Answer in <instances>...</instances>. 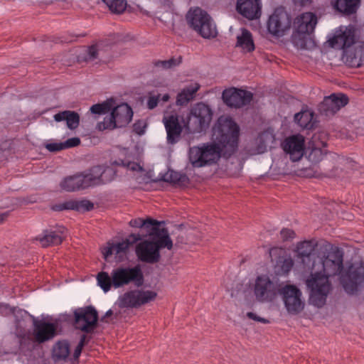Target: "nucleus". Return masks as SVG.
Listing matches in <instances>:
<instances>
[{
    "mask_svg": "<svg viewBox=\"0 0 364 364\" xmlns=\"http://www.w3.org/2000/svg\"><path fill=\"white\" fill-rule=\"evenodd\" d=\"M213 136L217 143L203 144L190 149L189 161L194 168L216 163L222 152L225 157L232 155L237 148L239 127L232 120L220 122L213 128Z\"/></svg>",
    "mask_w": 364,
    "mask_h": 364,
    "instance_id": "nucleus-1",
    "label": "nucleus"
},
{
    "mask_svg": "<svg viewBox=\"0 0 364 364\" xmlns=\"http://www.w3.org/2000/svg\"><path fill=\"white\" fill-rule=\"evenodd\" d=\"M343 252L339 248L328 252L323 258L317 257L311 267L310 277L306 280L307 288L310 290L309 303L318 308L323 307L332 289L329 277L341 272L343 268Z\"/></svg>",
    "mask_w": 364,
    "mask_h": 364,
    "instance_id": "nucleus-2",
    "label": "nucleus"
},
{
    "mask_svg": "<svg viewBox=\"0 0 364 364\" xmlns=\"http://www.w3.org/2000/svg\"><path fill=\"white\" fill-rule=\"evenodd\" d=\"M97 280L102 290L107 292L112 287L118 289L130 284L139 287L144 284V275L139 266L119 267L114 269L110 274L106 272L98 273Z\"/></svg>",
    "mask_w": 364,
    "mask_h": 364,
    "instance_id": "nucleus-3",
    "label": "nucleus"
},
{
    "mask_svg": "<svg viewBox=\"0 0 364 364\" xmlns=\"http://www.w3.org/2000/svg\"><path fill=\"white\" fill-rule=\"evenodd\" d=\"M148 235L152 237L153 241L145 240L139 243L136 254L141 262L154 264L160 259L159 250L165 247L171 250L173 242L168 230L164 228L152 227L148 230Z\"/></svg>",
    "mask_w": 364,
    "mask_h": 364,
    "instance_id": "nucleus-4",
    "label": "nucleus"
},
{
    "mask_svg": "<svg viewBox=\"0 0 364 364\" xmlns=\"http://www.w3.org/2000/svg\"><path fill=\"white\" fill-rule=\"evenodd\" d=\"M332 48L343 50V59L350 67L358 68L361 65V58L356 50L351 46L355 43V30L353 26L347 27L341 33L335 36L329 41Z\"/></svg>",
    "mask_w": 364,
    "mask_h": 364,
    "instance_id": "nucleus-5",
    "label": "nucleus"
},
{
    "mask_svg": "<svg viewBox=\"0 0 364 364\" xmlns=\"http://www.w3.org/2000/svg\"><path fill=\"white\" fill-rule=\"evenodd\" d=\"M213 118V111L210 107L203 103L194 105L188 115L184 127L188 133H200L210 125Z\"/></svg>",
    "mask_w": 364,
    "mask_h": 364,
    "instance_id": "nucleus-6",
    "label": "nucleus"
},
{
    "mask_svg": "<svg viewBox=\"0 0 364 364\" xmlns=\"http://www.w3.org/2000/svg\"><path fill=\"white\" fill-rule=\"evenodd\" d=\"M284 283L272 280L269 276L261 274L252 284V291L255 300L259 303H271L278 297Z\"/></svg>",
    "mask_w": 364,
    "mask_h": 364,
    "instance_id": "nucleus-7",
    "label": "nucleus"
},
{
    "mask_svg": "<svg viewBox=\"0 0 364 364\" xmlns=\"http://www.w3.org/2000/svg\"><path fill=\"white\" fill-rule=\"evenodd\" d=\"M316 24L317 17L311 12L303 13L294 19L291 41L298 48H306L307 36L314 32Z\"/></svg>",
    "mask_w": 364,
    "mask_h": 364,
    "instance_id": "nucleus-8",
    "label": "nucleus"
},
{
    "mask_svg": "<svg viewBox=\"0 0 364 364\" xmlns=\"http://www.w3.org/2000/svg\"><path fill=\"white\" fill-rule=\"evenodd\" d=\"M186 19L189 26L203 38H210L217 36L216 26L211 17L201 9L189 11Z\"/></svg>",
    "mask_w": 364,
    "mask_h": 364,
    "instance_id": "nucleus-9",
    "label": "nucleus"
},
{
    "mask_svg": "<svg viewBox=\"0 0 364 364\" xmlns=\"http://www.w3.org/2000/svg\"><path fill=\"white\" fill-rule=\"evenodd\" d=\"M133 112L127 103H122L112 109L109 116L105 117L103 122L98 123L100 130L114 129L127 125L132 120Z\"/></svg>",
    "mask_w": 364,
    "mask_h": 364,
    "instance_id": "nucleus-10",
    "label": "nucleus"
},
{
    "mask_svg": "<svg viewBox=\"0 0 364 364\" xmlns=\"http://www.w3.org/2000/svg\"><path fill=\"white\" fill-rule=\"evenodd\" d=\"M157 297V293L151 290H130L121 295L117 301L119 308H139Z\"/></svg>",
    "mask_w": 364,
    "mask_h": 364,
    "instance_id": "nucleus-11",
    "label": "nucleus"
},
{
    "mask_svg": "<svg viewBox=\"0 0 364 364\" xmlns=\"http://www.w3.org/2000/svg\"><path fill=\"white\" fill-rule=\"evenodd\" d=\"M98 313L92 306L75 309L73 311V326L82 332L92 333L97 326Z\"/></svg>",
    "mask_w": 364,
    "mask_h": 364,
    "instance_id": "nucleus-12",
    "label": "nucleus"
},
{
    "mask_svg": "<svg viewBox=\"0 0 364 364\" xmlns=\"http://www.w3.org/2000/svg\"><path fill=\"white\" fill-rule=\"evenodd\" d=\"M279 295L282 296L288 314L297 315L304 309L305 302L301 299L302 293L295 285L284 284Z\"/></svg>",
    "mask_w": 364,
    "mask_h": 364,
    "instance_id": "nucleus-13",
    "label": "nucleus"
},
{
    "mask_svg": "<svg viewBox=\"0 0 364 364\" xmlns=\"http://www.w3.org/2000/svg\"><path fill=\"white\" fill-rule=\"evenodd\" d=\"M291 25L290 16L283 7L277 8L267 23L268 32L275 37L284 36L290 30Z\"/></svg>",
    "mask_w": 364,
    "mask_h": 364,
    "instance_id": "nucleus-14",
    "label": "nucleus"
},
{
    "mask_svg": "<svg viewBox=\"0 0 364 364\" xmlns=\"http://www.w3.org/2000/svg\"><path fill=\"white\" fill-rule=\"evenodd\" d=\"M179 119L180 116L176 112L166 113L163 117L162 122L166 129V139L168 144H174L181 138L183 128H185L184 122L186 120L183 119V124H181Z\"/></svg>",
    "mask_w": 364,
    "mask_h": 364,
    "instance_id": "nucleus-15",
    "label": "nucleus"
},
{
    "mask_svg": "<svg viewBox=\"0 0 364 364\" xmlns=\"http://www.w3.org/2000/svg\"><path fill=\"white\" fill-rule=\"evenodd\" d=\"M340 279L345 291L348 294H354L357 291L358 286L364 282V267L351 265Z\"/></svg>",
    "mask_w": 364,
    "mask_h": 364,
    "instance_id": "nucleus-16",
    "label": "nucleus"
},
{
    "mask_svg": "<svg viewBox=\"0 0 364 364\" xmlns=\"http://www.w3.org/2000/svg\"><path fill=\"white\" fill-rule=\"evenodd\" d=\"M348 102V97L344 94H332L325 97L323 100L318 105V112L326 117L334 115L341 107L346 106Z\"/></svg>",
    "mask_w": 364,
    "mask_h": 364,
    "instance_id": "nucleus-17",
    "label": "nucleus"
},
{
    "mask_svg": "<svg viewBox=\"0 0 364 364\" xmlns=\"http://www.w3.org/2000/svg\"><path fill=\"white\" fill-rule=\"evenodd\" d=\"M222 98L228 106L239 108L250 104L253 95L249 91L231 87L223 92Z\"/></svg>",
    "mask_w": 364,
    "mask_h": 364,
    "instance_id": "nucleus-18",
    "label": "nucleus"
},
{
    "mask_svg": "<svg viewBox=\"0 0 364 364\" xmlns=\"http://www.w3.org/2000/svg\"><path fill=\"white\" fill-rule=\"evenodd\" d=\"M146 235L131 234L125 240L116 244H112L102 252L104 258L107 259L109 256L114 254L119 257V260H122L126 255L129 247L137 241L141 240Z\"/></svg>",
    "mask_w": 364,
    "mask_h": 364,
    "instance_id": "nucleus-19",
    "label": "nucleus"
},
{
    "mask_svg": "<svg viewBox=\"0 0 364 364\" xmlns=\"http://www.w3.org/2000/svg\"><path fill=\"white\" fill-rule=\"evenodd\" d=\"M33 325V340L38 343L53 339L56 334L57 326L55 323L38 320L34 318Z\"/></svg>",
    "mask_w": 364,
    "mask_h": 364,
    "instance_id": "nucleus-20",
    "label": "nucleus"
},
{
    "mask_svg": "<svg viewBox=\"0 0 364 364\" xmlns=\"http://www.w3.org/2000/svg\"><path fill=\"white\" fill-rule=\"evenodd\" d=\"M116 172L112 167L101 166L92 167L87 173L90 186L109 183L114 178Z\"/></svg>",
    "mask_w": 364,
    "mask_h": 364,
    "instance_id": "nucleus-21",
    "label": "nucleus"
},
{
    "mask_svg": "<svg viewBox=\"0 0 364 364\" xmlns=\"http://www.w3.org/2000/svg\"><path fill=\"white\" fill-rule=\"evenodd\" d=\"M284 151L289 154L291 161L301 159L304 150V138L301 135H293L287 138L282 144Z\"/></svg>",
    "mask_w": 364,
    "mask_h": 364,
    "instance_id": "nucleus-22",
    "label": "nucleus"
},
{
    "mask_svg": "<svg viewBox=\"0 0 364 364\" xmlns=\"http://www.w3.org/2000/svg\"><path fill=\"white\" fill-rule=\"evenodd\" d=\"M260 0H237L236 11L242 16L253 20L261 15Z\"/></svg>",
    "mask_w": 364,
    "mask_h": 364,
    "instance_id": "nucleus-23",
    "label": "nucleus"
},
{
    "mask_svg": "<svg viewBox=\"0 0 364 364\" xmlns=\"http://www.w3.org/2000/svg\"><path fill=\"white\" fill-rule=\"evenodd\" d=\"M65 229L63 227H60L55 230L52 229L45 230L43 235L36 237V240L39 241L43 247L58 245L63 242L65 237Z\"/></svg>",
    "mask_w": 364,
    "mask_h": 364,
    "instance_id": "nucleus-24",
    "label": "nucleus"
},
{
    "mask_svg": "<svg viewBox=\"0 0 364 364\" xmlns=\"http://www.w3.org/2000/svg\"><path fill=\"white\" fill-rule=\"evenodd\" d=\"M60 187L63 190L70 192L79 190L80 188H86L90 186L87 173L77 174L64 178L60 182Z\"/></svg>",
    "mask_w": 364,
    "mask_h": 364,
    "instance_id": "nucleus-25",
    "label": "nucleus"
},
{
    "mask_svg": "<svg viewBox=\"0 0 364 364\" xmlns=\"http://www.w3.org/2000/svg\"><path fill=\"white\" fill-rule=\"evenodd\" d=\"M314 250V245L311 241H304L297 245L298 257L302 260V263L307 266L309 269L310 264L314 262V259H317V257L312 255Z\"/></svg>",
    "mask_w": 364,
    "mask_h": 364,
    "instance_id": "nucleus-26",
    "label": "nucleus"
},
{
    "mask_svg": "<svg viewBox=\"0 0 364 364\" xmlns=\"http://www.w3.org/2000/svg\"><path fill=\"white\" fill-rule=\"evenodd\" d=\"M56 122L66 121L67 127L70 129H75L80 124V116L74 112L65 110L55 114L53 117Z\"/></svg>",
    "mask_w": 364,
    "mask_h": 364,
    "instance_id": "nucleus-27",
    "label": "nucleus"
},
{
    "mask_svg": "<svg viewBox=\"0 0 364 364\" xmlns=\"http://www.w3.org/2000/svg\"><path fill=\"white\" fill-rule=\"evenodd\" d=\"M199 88L200 85L198 83L191 84L184 87L177 95L176 105L180 106L187 105L194 98Z\"/></svg>",
    "mask_w": 364,
    "mask_h": 364,
    "instance_id": "nucleus-28",
    "label": "nucleus"
},
{
    "mask_svg": "<svg viewBox=\"0 0 364 364\" xmlns=\"http://www.w3.org/2000/svg\"><path fill=\"white\" fill-rule=\"evenodd\" d=\"M236 46L240 47L245 52L255 50L252 33L247 29L243 28L241 35L237 37Z\"/></svg>",
    "mask_w": 364,
    "mask_h": 364,
    "instance_id": "nucleus-29",
    "label": "nucleus"
},
{
    "mask_svg": "<svg viewBox=\"0 0 364 364\" xmlns=\"http://www.w3.org/2000/svg\"><path fill=\"white\" fill-rule=\"evenodd\" d=\"M360 1V0H336V7L340 12L350 15L356 12Z\"/></svg>",
    "mask_w": 364,
    "mask_h": 364,
    "instance_id": "nucleus-30",
    "label": "nucleus"
},
{
    "mask_svg": "<svg viewBox=\"0 0 364 364\" xmlns=\"http://www.w3.org/2000/svg\"><path fill=\"white\" fill-rule=\"evenodd\" d=\"M314 114L309 111L297 113L294 116L295 122L303 129H311L314 128Z\"/></svg>",
    "mask_w": 364,
    "mask_h": 364,
    "instance_id": "nucleus-31",
    "label": "nucleus"
},
{
    "mask_svg": "<svg viewBox=\"0 0 364 364\" xmlns=\"http://www.w3.org/2000/svg\"><path fill=\"white\" fill-rule=\"evenodd\" d=\"M164 181L177 186H186L189 182L186 175L174 171H168L166 173L164 176Z\"/></svg>",
    "mask_w": 364,
    "mask_h": 364,
    "instance_id": "nucleus-32",
    "label": "nucleus"
},
{
    "mask_svg": "<svg viewBox=\"0 0 364 364\" xmlns=\"http://www.w3.org/2000/svg\"><path fill=\"white\" fill-rule=\"evenodd\" d=\"M70 354V346L67 341L58 342L53 350V356L55 360H65Z\"/></svg>",
    "mask_w": 364,
    "mask_h": 364,
    "instance_id": "nucleus-33",
    "label": "nucleus"
},
{
    "mask_svg": "<svg viewBox=\"0 0 364 364\" xmlns=\"http://www.w3.org/2000/svg\"><path fill=\"white\" fill-rule=\"evenodd\" d=\"M161 223L153 220L151 218H147L143 220L141 218H135L129 221V225L134 228H144L148 233V230H151L152 227H160Z\"/></svg>",
    "mask_w": 364,
    "mask_h": 364,
    "instance_id": "nucleus-34",
    "label": "nucleus"
},
{
    "mask_svg": "<svg viewBox=\"0 0 364 364\" xmlns=\"http://www.w3.org/2000/svg\"><path fill=\"white\" fill-rule=\"evenodd\" d=\"M109 7V10L114 14L123 13L127 6L126 0H102Z\"/></svg>",
    "mask_w": 364,
    "mask_h": 364,
    "instance_id": "nucleus-35",
    "label": "nucleus"
},
{
    "mask_svg": "<svg viewBox=\"0 0 364 364\" xmlns=\"http://www.w3.org/2000/svg\"><path fill=\"white\" fill-rule=\"evenodd\" d=\"M99 62L106 63H108L112 57V48L109 45H105L102 42L97 43Z\"/></svg>",
    "mask_w": 364,
    "mask_h": 364,
    "instance_id": "nucleus-36",
    "label": "nucleus"
},
{
    "mask_svg": "<svg viewBox=\"0 0 364 364\" xmlns=\"http://www.w3.org/2000/svg\"><path fill=\"white\" fill-rule=\"evenodd\" d=\"M114 100H107L101 104H95L90 107V112L93 114H105L112 109Z\"/></svg>",
    "mask_w": 364,
    "mask_h": 364,
    "instance_id": "nucleus-37",
    "label": "nucleus"
},
{
    "mask_svg": "<svg viewBox=\"0 0 364 364\" xmlns=\"http://www.w3.org/2000/svg\"><path fill=\"white\" fill-rule=\"evenodd\" d=\"M72 210L77 211H89L93 209L94 204L88 200H71Z\"/></svg>",
    "mask_w": 364,
    "mask_h": 364,
    "instance_id": "nucleus-38",
    "label": "nucleus"
},
{
    "mask_svg": "<svg viewBox=\"0 0 364 364\" xmlns=\"http://www.w3.org/2000/svg\"><path fill=\"white\" fill-rule=\"evenodd\" d=\"M181 63V58L176 59L171 58L166 60H157L154 63L156 67L161 68L162 69L167 70L178 65Z\"/></svg>",
    "mask_w": 364,
    "mask_h": 364,
    "instance_id": "nucleus-39",
    "label": "nucleus"
},
{
    "mask_svg": "<svg viewBox=\"0 0 364 364\" xmlns=\"http://www.w3.org/2000/svg\"><path fill=\"white\" fill-rule=\"evenodd\" d=\"M85 60L87 61H90V62H92V61H95V60H98L99 61V54H98V45H97V43L94 44V45H92L90 47H88Z\"/></svg>",
    "mask_w": 364,
    "mask_h": 364,
    "instance_id": "nucleus-40",
    "label": "nucleus"
},
{
    "mask_svg": "<svg viewBox=\"0 0 364 364\" xmlns=\"http://www.w3.org/2000/svg\"><path fill=\"white\" fill-rule=\"evenodd\" d=\"M112 164L119 166L121 165L133 171L142 170V168L139 166V164L133 161H124L122 160H120L119 161H114L112 163Z\"/></svg>",
    "mask_w": 364,
    "mask_h": 364,
    "instance_id": "nucleus-41",
    "label": "nucleus"
},
{
    "mask_svg": "<svg viewBox=\"0 0 364 364\" xmlns=\"http://www.w3.org/2000/svg\"><path fill=\"white\" fill-rule=\"evenodd\" d=\"M294 262L291 258L284 259L282 262L281 271L282 274H288L293 267Z\"/></svg>",
    "mask_w": 364,
    "mask_h": 364,
    "instance_id": "nucleus-42",
    "label": "nucleus"
},
{
    "mask_svg": "<svg viewBox=\"0 0 364 364\" xmlns=\"http://www.w3.org/2000/svg\"><path fill=\"white\" fill-rule=\"evenodd\" d=\"M54 211H63L65 210H72L71 200L65 201L64 203L55 204L52 206Z\"/></svg>",
    "mask_w": 364,
    "mask_h": 364,
    "instance_id": "nucleus-43",
    "label": "nucleus"
},
{
    "mask_svg": "<svg viewBox=\"0 0 364 364\" xmlns=\"http://www.w3.org/2000/svg\"><path fill=\"white\" fill-rule=\"evenodd\" d=\"M45 147L50 152H56L65 149L63 142L46 144Z\"/></svg>",
    "mask_w": 364,
    "mask_h": 364,
    "instance_id": "nucleus-44",
    "label": "nucleus"
},
{
    "mask_svg": "<svg viewBox=\"0 0 364 364\" xmlns=\"http://www.w3.org/2000/svg\"><path fill=\"white\" fill-rule=\"evenodd\" d=\"M161 95H150L147 101V107L149 109H154L160 101Z\"/></svg>",
    "mask_w": 364,
    "mask_h": 364,
    "instance_id": "nucleus-45",
    "label": "nucleus"
},
{
    "mask_svg": "<svg viewBox=\"0 0 364 364\" xmlns=\"http://www.w3.org/2000/svg\"><path fill=\"white\" fill-rule=\"evenodd\" d=\"M280 235L284 241L291 240L295 237V232L294 230L289 228H284L280 231Z\"/></svg>",
    "mask_w": 364,
    "mask_h": 364,
    "instance_id": "nucleus-46",
    "label": "nucleus"
},
{
    "mask_svg": "<svg viewBox=\"0 0 364 364\" xmlns=\"http://www.w3.org/2000/svg\"><path fill=\"white\" fill-rule=\"evenodd\" d=\"M246 316L250 319H252V320H254L255 321L260 322V323H264V324L270 323L269 320H268L267 318H262V317H260V316H257L254 312H247Z\"/></svg>",
    "mask_w": 364,
    "mask_h": 364,
    "instance_id": "nucleus-47",
    "label": "nucleus"
},
{
    "mask_svg": "<svg viewBox=\"0 0 364 364\" xmlns=\"http://www.w3.org/2000/svg\"><path fill=\"white\" fill-rule=\"evenodd\" d=\"M63 143L64 145V148L65 149L68 148L75 147V146L79 145L80 144V140L77 137H73V138L68 139V140H66L65 142H63Z\"/></svg>",
    "mask_w": 364,
    "mask_h": 364,
    "instance_id": "nucleus-48",
    "label": "nucleus"
},
{
    "mask_svg": "<svg viewBox=\"0 0 364 364\" xmlns=\"http://www.w3.org/2000/svg\"><path fill=\"white\" fill-rule=\"evenodd\" d=\"M82 350V347H81V345H77L75 349L74 353H73V358L75 360L78 359L79 356L81 354Z\"/></svg>",
    "mask_w": 364,
    "mask_h": 364,
    "instance_id": "nucleus-49",
    "label": "nucleus"
},
{
    "mask_svg": "<svg viewBox=\"0 0 364 364\" xmlns=\"http://www.w3.org/2000/svg\"><path fill=\"white\" fill-rule=\"evenodd\" d=\"M321 154H322V151H321V149L314 148L309 154V157L311 158L312 156H321Z\"/></svg>",
    "mask_w": 364,
    "mask_h": 364,
    "instance_id": "nucleus-50",
    "label": "nucleus"
},
{
    "mask_svg": "<svg viewBox=\"0 0 364 364\" xmlns=\"http://www.w3.org/2000/svg\"><path fill=\"white\" fill-rule=\"evenodd\" d=\"M86 339H87V336L85 334L82 335L78 345H81V347L83 348V346H85V344L86 343Z\"/></svg>",
    "mask_w": 364,
    "mask_h": 364,
    "instance_id": "nucleus-51",
    "label": "nucleus"
},
{
    "mask_svg": "<svg viewBox=\"0 0 364 364\" xmlns=\"http://www.w3.org/2000/svg\"><path fill=\"white\" fill-rule=\"evenodd\" d=\"M112 314H113V312H112V310H109V311H107L106 312V314H105V316L102 318V321H105V322H107V321H106V318H107V317H109V316H112Z\"/></svg>",
    "mask_w": 364,
    "mask_h": 364,
    "instance_id": "nucleus-52",
    "label": "nucleus"
},
{
    "mask_svg": "<svg viewBox=\"0 0 364 364\" xmlns=\"http://www.w3.org/2000/svg\"><path fill=\"white\" fill-rule=\"evenodd\" d=\"M169 98H170L169 95L165 94L162 96L161 98L160 97V100H162L163 102H167V101H168Z\"/></svg>",
    "mask_w": 364,
    "mask_h": 364,
    "instance_id": "nucleus-53",
    "label": "nucleus"
},
{
    "mask_svg": "<svg viewBox=\"0 0 364 364\" xmlns=\"http://www.w3.org/2000/svg\"><path fill=\"white\" fill-rule=\"evenodd\" d=\"M134 130L136 133L141 134L144 132L142 130L138 129L137 124H134Z\"/></svg>",
    "mask_w": 364,
    "mask_h": 364,
    "instance_id": "nucleus-54",
    "label": "nucleus"
},
{
    "mask_svg": "<svg viewBox=\"0 0 364 364\" xmlns=\"http://www.w3.org/2000/svg\"><path fill=\"white\" fill-rule=\"evenodd\" d=\"M264 134H262L259 135V141H263V139H264Z\"/></svg>",
    "mask_w": 364,
    "mask_h": 364,
    "instance_id": "nucleus-55",
    "label": "nucleus"
},
{
    "mask_svg": "<svg viewBox=\"0 0 364 364\" xmlns=\"http://www.w3.org/2000/svg\"><path fill=\"white\" fill-rule=\"evenodd\" d=\"M183 236H178V239H177V242H183V240H182V239H183Z\"/></svg>",
    "mask_w": 364,
    "mask_h": 364,
    "instance_id": "nucleus-56",
    "label": "nucleus"
},
{
    "mask_svg": "<svg viewBox=\"0 0 364 364\" xmlns=\"http://www.w3.org/2000/svg\"><path fill=\"white\" fill-rule=\"evenodd\" d=\"M2 221H3V219H2V218H1V219L0 218V223H1Z\"/></svg>",
    "mask_w": 364,
    "mask_h": 364,
    "instance_id": "nucleus-57",
    "label": "nucleus"
}]
</instances>
